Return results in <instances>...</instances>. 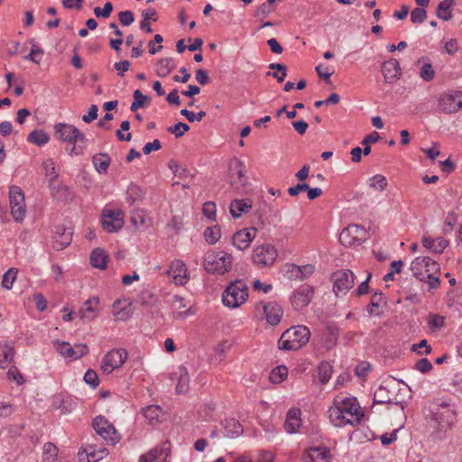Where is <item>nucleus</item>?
Instances as JSON below:
<instances>
[{"mask_svg": "<svg viewBox=\"0 0 462 462\" xmlns=\"http://www.w3.org/2000/svg\"><path fill=\"white\" fill-rule=\"evenodd\" d=\"M427 16V13L425 9L422 8H415L411 13V21L413 23H421L425 21Z\"/></svg>", "mask_w": 462, "mask_h": 462, "instance_id": "nucleus-59", "label": "nucleus"}, {"mask_svg": "<svg viewBox=\"0 0 462 462\" xmlns=\"http://www.w3.org/2000/svg\"><path fill=\"white\" fill-rule=\"evenodd\" d=\"M435 75L434 69L430 63L423 64L420 68V76L425 81H430Z\"/></svg>", "mask_w": 462, "mask_h": 462, "instance_id": "nucleus-60", "label": "nucleus"}, {"mask_svg": "<svg viewBox=\"0 0 462 462\" xmlns=\"http://www.w3.org/2000/svg\"><path fill=\"white\" fill-rule=\"evenodd\" d=\"M189 130V126L182 122L175 124L173 126L168 128V132L174 134L177 138L182 136L186 132Z\"/></svg>", "mask_w": 462, "mask_h": 462, "instance_id": "nucleus-57", "label": "nucleus"}, {"mask_svg": "<svg viewBox=\"0 0 462 462\" xmlns=\"http://www.w3.org/2000/svg\"><path fill=\"white\" fill-rule=\"evenodd\" d=\"M430 418L439 430L446 431L453 429L457 423V413L454 406L443 402L431 408Z\"/></svg>", "mask_w": 462, "mask_h": 462, "instance_id": "nucleus-5", "label": "nucleus"}, {"mask_svg": "<svg viewBox=\"0 0 462 462\" xmlns=\"http://www.w3.org/2000/svg\"><path fill=\"white\" fill-rule=\"evenodd\" d=\"M437 109L445 115H453L462 110V90L449 89L442 92L437 99Z\"/></svg>", "mask_w": 462, "mask_h": 462, "instance_id": "nucleus-8", "label": "nucleus"}, {"mask_svg": "<svg viewBox=\"0 0 462 462\" xmlns=\"http://www.w3.org/2000/svg\"><path fill=\"white\" fill-rule=\"evenodd\" d=\"M169 443L165 442L162 447L151 448L139 457V462H166V458L170 453Z\"/></svg>", "mask_w": 462, "mask_h": 462, "instance_id": "nucleus-22", "label": "nucleus"}, {"mask_svg": "<svg viewBox=\"0 0 462 462\" xmlns=\"http://www.w3.org/2000/svg\"><path fill=\"white\" fill-rule=\"evenodd\" d=\"M225 430L229 437H236L243 432L241 424L236 419L226 420L225 421Z\"/></svg>", "mask_w": 462, "mask_h": 462, "instance_id": "nucleus-44", "label": "nucleus"}, {"mask_svg": "<svg viewBox=\"0 0 462 462\" xmlns=\"http://www.w3.org/2000/svg\"><path fill=\"white\" fill-rule=\"evenodd\" d=\"M168 273L175 284L184 285L189 281L188 268L180 260H174L171 263Z\"/></svg>", "mask_w": 462, "mask_h": 462, "instance_id": "nucleus-24", "label": "nucleus"}, {"mask_svg": "<svg viewBox=\"0 0 462 462\" xmlns=\"http://www.w3.org/2000/svg\"><path fill=\"white\" fill-rule=\"evenodd\" d=\"M14 353L12 345L0 342V368H6L13 362Z\"/></svg>", "mask_w": 462, "mask_h": 462, "instance_id": "nucleus-31", "label": "nucleus"}, {"mask_svg": "<svg viewBox=\"0 0 462 462\" xmlns=\"http://www.w3.org/2000/svg\"><path fill=\"white\" fill-rule=\"evenodd\" d=\"M455 4V0H443L441 1L437 8V16L444 21H449L452 18V6Z\"/></svg>", "mask_w": 462, "mask_h": 462, "instance_id": "nucleus-36", "label": "nucleus"}, {"mask_svg": "<svg viewBox=\"0 0 462 462\" xmlns=\"http://www.w3.org/2000/svg\"><path fill=\"white\" fill-rule=\"evenodd\" d=\"M421 243L427 250L435 254H441L448 245V242L442 237L430 236H423Z\"/></svg>", "mask_w": 462, "mask_h": 462, "instance_id": "nucleus-29", "label": "nucleus"}, {"mask_svg": "<svg viewBox=\"0 0 462 462\" xmlns=\"http://www.w3.org/2000/svg\"><path fill=\"white\" fill-rule=\"evenodd\" d=\"M6 377L9 381H14L17 385H23L26 382L24 375L14 365L9 367Z\"/></svg>", "mask_w": 462, "mask_h": 462, "instance_id": "nucleus-47", "label": "nucleus"}, {"mask_svg": "<svg viewBox=\"0 0 462 462\" xmlns=\"http://www.w3.org/2000/svg\"><path fill=\"white\" fill-rule=\"evenodd\" d=\"M108 454L106 448H97L93 445L86 446L81 451L79 452V459L87 462H98L106 457Z\"/></svg>", "mask_w": 462, "mask_h": 462, "instance_id": "nucleus-26", "label": "nucleus"}, {"mask_svg": "<svg viewBox=\"0 0 462 462\" xmlns=\"http://www.w3.org/2000/svg\"><path fill=\"white\" fill-rule=\"evenodd\" d=\"M179 377H178V383L176 385V392L178 393H187L189 389V376L187 369L183 366H180L178 368L177 372Z\"/></svg>", "mask_w": 462, "mask_h": 462, "instance_id": "nucleus-35", "label": "nucleus"}, {"mask_svg": "<svg viewBox=\"0 0 462 462\" xmlns=\"http://www.w3.org/2000/svg\"><path fill=\"white\" fill-rule=\"evenodd\" d=\"M257 229L255 227L243 228L236 231L232 237V244L238 250L247 249L255 238Z\"/></svg>", "mask_w": 462, "mask_h": 462, "instance_id": "nucleus-19", "label": "nucleus"}, {"mask_svg": "<svg viewBox=\"0 0 462 462\" xmlns=\"http://www.w3.org/2000/svg\"><path fill=\"white\" fill-rule=\"evenodd\" d=\"M332 375V366L328 362H322L318 367V377L321 383H327Z\"/></svg>", "mask_w": 462, "mask_h": 462, "instance_id": "nucleus-43", "label": "nucleus"}, {"mask_svg": "<svg viewBox=\"0 0 462 462\" xmlns=\"http://www.w3.org/2000/svg\"><path fill=\"white\" fill-rule=\"evenodd\" d=\"M366 231L364 226L352 224L344 228L339 235V241L342 245L350 246L356 243L365 240Z\"/></svg>", "mask_w": 462, "mask_h": 462, "instance_id": "nucleus-16", "label": "nucleus"}, {"mask_svg": "<svg viewBox=\"0 0 462 462\" xmlns=\"http://www.w3.org/2000/svg\"><path fill=\"white\" fill-rule=\"evenodd\" d=\"M368 185L374 190L383 192L387 185V179L382 174H376L368 179Z\"/></svg>", "mask_w": 462, "mask_h": 462, "instance_id": "nucleus-39", "label": "nucleus"}, {"mask_svg": "<svg viewBox=\"0 0 462 462\" xmlns=\"http://www.w3.org/2000/svg\"><path fill=\"white\" fill-rule=\"evenodd\" d=\"M112 309L113 316L116 320H126L130 317L129 305L126 300H116Z\"/></svg>", "mask_w": 462, "mask_h": 462, "instance_id": "nucleus-32", "label": "nucleus"}, {"mask_svg": "<svg viewBox=\"0 0 462 462\" xmlns=\"http://www.w3.org/2000/svg\"><path fill=\"white\" fill-rule=\"evenodd\" d=\"M202 212H203V215L210 219V220H216V217H217V206L214 202L212 201H207L203 204V208H202Z\"/></svg>", "mask_w": 462, "mask_h": 462, "instance_id": "nucleus-55", "label": "nucleus"}, {"mask_svg": "<svg viewBox=\"0 0 462 462\" xmlns=\"http://www.w3.org/2000/svg\"><path fill=\"white\" fill-rule=\"evenodd\" d=\"M93 428L99 436L111 444H116L119 440L115 427L103 416L94 420Z\"/></svg>", "mask_w": 462, "mask_h": 462, "instance_id": "nucleus-17", "label": "nucleus"}, {"mask_svg": "<svg viewBox=\"0 0 462 462\" xmlns=\"http://www.w3.org/2000/svg\"><path fill=\"white\" fill-rule=\"evenodd\" d=\"M50 141L47 133L42 130H35L29 134L28 142L34 143L38 146H42Z\"/></svg>", "mask_w": 462, "mask_h": 462, "instance_id": "nucleus-41", "label": "nucleus"}, {"mask_svg": "<svg viewBox=\"0 0 462 462\" xmlns=\"http://www.w3.org/2000/svg\"><path fill=\"white\" fill-rule=\"evenodd\" d=\"M332 280L336 295H345L353 287L355 276L349 270H338L333 273Z\"/></svg>", "mask_w": 462, "mask_h": 462, "instance_id": "nucleus-14", "label": "nucleus"}, {"mask_svg": "<svg viewBox=\"0 0 462 462\" xmlns=\"http://www.w3.org/2000/svg\"><path fill=\"white\" fill-rule=\"evenodd\" d=\"M278 257L276 247L271 244L255 246L252 253V262L258 268L273 266Z\"/></svg>", "mask_w": 462, "mask_h": 462, "instance_id": "nucleus-10", "label": "nucleus"}, {"mask_svg": "<svg viewBox=\"0 0 462 462\" xmlns=\"http://www.w3.org/2000/svg\"><path fill=\"white\" fill-rule=\"evenodd\" d=\"M288 377V368L285 365H278L274 367L269 375V380L273 383H282Z\"/></svg>", "mask_w": 462, "mask_h": 462, "instance_id": "nucleus-37", "label": "nucleus"}, {"mask_svg": "<svg viewBox=\"0 0 462 462\" xmlns=\"http://www.w3.org/2000/svg\"><path fill=\"white\" fill-rule=\"evenodd\" d=\"M410 269L418 280L427 281L430 289L439 287L440 267L436 261L427 256H419L411 262Z\"/></svg>", "mask_w": 462, "mask_h": 462, "instance_id": "nucleus-2", "label": "nucleus"}, {"mask_svg": "<svg viewBox=\"0 0 462 462\" xmlns=\"http://www.w3.org/2000/svg\"><path fill=\"white\" fill-rule=\"evenodd\" d=\"M53 346L55 350L64 358L70 361L77 360L88 352V347L85 344H77L71 346L69 342L54 340Z\"/></svg>", "mask_w": 462, "mask_h": 462, "instance_id": "nucleus-12", "label": "nucleus"}, {"mask_svg": "<svg viewBox=\"0 0 462 462\" xmlns=\"http://www.w3.org/2000/svg\"><path fill=\"white\" fill-rule=\"evenodd\" d=\"M255 310L263 312L268 324L278 325L283 316V310L277 302H259L255 305Z\"/></svg>", "mask_w": 462, "mask_h": 462, "instance_id": "nucleus-15", "label": "nucleus"}, {"mask_svg": "<svg viewBox=\"0 0 462 462\" xmlns=\"http://www.w3.org/2000/svg\"><path fill=\"white\" fill-rule=\"evenodd\" d=\"M113 11V5L110 2H106L103 8L98 6L94 8V14L97 17L108 18Z\"/></svg>", "mask_w": 462, "mask_h": 462, "instance_id": "nucleus-58", "label": "nucleus"}, {"mask_svg": "<svg viewBox=\"0 0 462 462\" xmlns=\"http://www.w3.org/2000/svg\"><path fill=\"white\" fill-rule=\"evenodd\" d=\"M143 416L150 425H157L165 420V413L159 405H149L143 409Z\"/></svg>", "mask_w": 462, "mask_h": 462, "instance_id": "nucleus-27", "label": "nucleus"}, {"mask_svg": "<svg viewBox=\"0 0 462 462\" xmlns=\"http://www.w3.org/2000/svg\"><path fill=\"white\" fill-rule=\"evenodd\" d=\"M11 214L14 221L23 222L26 215L24 195L17 186H12L9 190Z\"/></svg>", "mask_w": 462, "mask_h": 462, "instance_id": "nucleus-11", "label": "nucleus"}, {"mask_svg": "<svg viewBox=\"0 0 462 462\" xmlns=\"http://www.w3.org/2000/svg\"><path fill=\"white\" fill-rule=\"evenodd\" d=\"M100 299L97 296H92L88 299L79 310V315L83 320H93L100 313Z\"/></svg>", "mask_w": 462, "mask_h": 462, "instance_id": "nucleus-20", "label": "nucleus"}, {"mask_svg": "<svg viewBox=\"0 0 462 462\" xmlns=\"http://www.w3.org/2000/svg\"><path fill=\"white\" fill-rule=\"evenodd\" d=\"M310 337V331L308 327L293 326L282 334L278 346L282 350L296 351L304 346L309 342Z\"/></svg>", "mask_w": 462, "mask_h": 462, "instance_id": "nucleus-4", "label": "nucleus"}, {"mask_svg": "<svg viewBox=\"0 0 462 462\" xmlns=\"http://www.w3.org/2000/svg\"><path fill=\"white\" fill-rule=\"evenodd\" d=\"M18 271L14 268L9 269L4 275L2 279V286L6 290H11L14 282L16 280Z\"/></svg>", "mask_w": 462, "mask_h": 462, "instance_id": "nucleus-50", "label": "nucleus"}, {"mask_svg": "<svg viewBox=\"0 0 462 462\" xmlns=\"http://www.w3.org/2000/svg\"><path fill=\"white\" fill-rule=\"evenodd\" d=\"M118 18H119L120 23L124 26H129L134 22V16L133 12H131V11L120 12L118 14Z\"/></svg>", "mask_w": 462, "mask_h": 462, "instance_id": "nucleus-64", "label": "nucleus"}, {"mask_svg": "<svg viewBox=\"0 0 462 462\" xmlns=\"http://www.w3.org/2000/svg\"><path fill=\"white\" fill-rule=\"evenodd\" d=\"M232 264L233 256L225 251L208 252L204 258V267L211 273L224 274L231 270Z\"/></svg>", "mask_w": 462, "mask_h": 462, "instance_id": "nucleus-7", "label": "nucleus"}, {"mask_svg": "<svg viewBox=\"0 0 462 462\" xmlns=\"http://www.w3.org/2000/svg\"><path fill=\"white\" fill-rule=\"evenodd\" d=\"M412 350L418 355H428L431 351L430 346L426 339L420 340L418 344L412 346Z\"/></svg>", "mask_w": 462, "mask_h": 462, "instance_id": "nucleus-61", "label": "nucleus"}, {"mask_svg": "<svg viewBox=\"0 0 462 462\" xmlns=\"http://www.w3.org/2000/svg\"><path fill=\"white\" fill-rule=\"evenodd\" d=\"M330 450L326 447H311L307 448L303 455V462H330Z\"/></svg>", "mask_w": 462, "mask_h": 462, "instance_id": "nucleus-21", "label": "nucleus"}, {"mask_svg": "<svg viewBox=\"0 0 462 462\" xmlns=\"http://www.w3.org/2000/svg\"><path fill=\"white\" fill-rule=\"evenodd\" d=\"M54 134L60 141L73 144L69 151L70 155H79L87 148L88 140L85 134L72 125L65 123L56 124L54 125Z\"/></svg>", "mask_w": 462, "mask_h": 462, "instance_id": "nucleus-3", "label": "nucleus"}, {"mask_svg": "<svg viewBox=\"0 0 462 462\" xmlns=\"http://www.w3.org/2000/svg\"><path fill=\"white\" fill-rule=\"evenodd\" d=\"M204 237L208 244L214 245L221 237V229L218 226L208 227L204 232Z\"/></svg>", "mask_w": 462, "mask_h": 462, "instance_id": "nucleus-45", "label": "nucleus"}, {"mask_svg": "<svg viewBox=\"0 0 462 462\" xmlns=\"http://www.w3.org/2000/svg\"><path fill=\"white\" fill-rule=\"evenodd\" d=\"M127 358L128 353L125 348H113L102 357L100 370L104 374H110L120 369Z\"/></svg>", "mask_w": 462, "mask_h": 462, "instance_id": "nucleus-9", "label": "nucleus"}, {"mask_svg": "<svg viewBox=\"0 0 462 462\" xmlns=\"http://www.w3.org/2000/svg\"><path fill=\"white\" fill-rule=\"evenodd\" d=\"M107 260L108 255L104 250L100 248L93 250V252L90 254V263L94 268H97L100 270L106 269L107 265Z\"/></svg>", "mask_w": 462, "mask_h": 462, "instance_id": "nucleus-33", "label": "nucleus"}, {"mask_svg": "<svg viewBox=\"0 0 462 462\" xmlns=\"http://www.w3.org/2000/svg\"><path fill=\"white\" fill-rule=\"evenodd\" d=\"M43 55V51L36 44L32 43L30 53L24 57L25 60H29L36 64H39Z\"/></svg>", "mask_w": 462, "mask_h": 462, "instance_id": "nucleus-56", "label": "nucleus"}, {"mask_svg": "<svg viewBox=\"0 0 462 462\" xmlns=\"http://www.w3.org/2000/svg\"><path fill=\"white\" fill-rule=\"evenodd\" d=\"M172 308L176 311L177 316L180 318L187 317L189 311V310L187 309V305L185 303L184 299L180 296H174L172 301Z\"/></svg>", "mask_w": 462, "mask_h": 462, "instance_id": "nucleus-46", "label": "nucleus"}, {"mask_svg": "<svg viewBox=\"0 0 462 462\" xmlns=\"http://www.w3.org/2000/svg\"><path fill=\"white\" fill-rule=\"evenodd\" d=\"M282 273L289 280H300L299 265L287 263L282 266Z\"/></svg>", "mask_w": 462, "mask_h": 462, "instance_id": "nucleus-49", "label": "nucleus"}, {"mask_svg": "<svg viewBox=\"0 0 462 462\" xmlns=\"http://www.w3.org/2000/svg\"><path fill=\"white\" fill-rule=\"evenodd\" d=\"M269 69H275L274 72H268V76H272L275 78L279 82H282L287 75V69L286 67L280 63H271L269 65Z\"/></svg>", "mask_w": 462, "mask_h": 462, "instance_id": "nucleus-48", "label": "nucleus"}, {"mask_svg": "<svg viewBox=\"0 0 462 462\" xmlns=\"http://www.w3.org/2000/svg\"><path fill=\"white\" fill-rule=\"evenodd\" d=\"M248 300V288L242 280L230 282L222 294L223 304L230 309L243 305Z\"/></svg>", "mask_w": 462, "mask_h": 462, "instance_id": "nucleus-6", "label": "nucleus"}, {"mask_svg": "<svg viewBox=\"0 0 462 462\" xmlns=\"http://www.w3.org/2000/svg\"><path fill=\"white\" fill-rule=\"evenodd\" d=\"M328 419L335 427L356 426L364 418V411L352 396L337 395L334 398L328 411Z\"/></svg>", "mask_w": 462, "mask_h": 462, "instance_id": "nucleus-1", "label": "nucleus"}, {"mask_svg": "<svg viewBox=\"0 0 462 462\" xmlns=\"http://www.w3.org/2000/svg\"><path fill=\"white\" fill-rule=\"evenodd\" d=\"M252 208V201L248 199H234L229 206L230 214L237 218Z\"/></svg>", "mask_w": 462, "mask_h": 462, "instance_id": "nucleus-30", "label": "nucleus"}, {"mask_svg": "<svg viewBox=\"0 0 462 462\" xmlns=\"http://www.w3.org/2000/svg\"><path fill=\"white\" fill-rule=\"evenodd\" d=\"M173 67V60L171 59H162L156 64V73L159 77H166L171 73Z\"/></svg>", "mask_w": 462, "mask_h": 462, "instance_id": "nucleus-40", "label": "nucleus"}, {"mask_svg": "<svg viewBox=\"0 0 462 462\" xmlns=\"http://www.w3.org/2000/svg\"><path fill=\"white\" fill-rule=\"evenodd\" d=\"M300 411L297 408L289 410L284 422L285 430L288 433H295L300 427Z\"/></svg>", "mask_w": 462, "mask_h": 462, "instance_id": "nucleus-28", "label": "nucleus"}, {"mask_svg": "<svg viewBox=\"0 0 462 462\" xmlns=\"http://www.w3.org/2000/svg\"><path fill=\"white\" fill-rule=\"evenodd\" d=\"M313 297V289L308 284L300 286L291 296V303L295 310H300L310 304Z\"/></svg>", "mask_w": 462, "mask_h": 462, "instance_id": "nucleus-18", "label": "nucleus"}, {"mask_svg": "<svg viewBox=\"0 0 462 462\" xmlns=\"http://www.w3.org/2000/svg\"><path fill=\"white\" fill-rule=\"evenodd\" d=\"M15 411L14 406L6 402H0V418L11 416Z\"/></svg>", "mask_w": 462, "mask_h": 462, "instance_id": "nucleus-63", "label": "nucleus"}, {"mask_svg": "<svg viewBox=\"0 0 462 462\" xmlns=\"http://www.w3.org/2000/svg\"><path fill=\"white\" fill-rule=\"evenodd\" d=\"M46 178L50 182L54 181L58 177V172L55 169V163L51 159L47 160L43 163Z\"/></svg>", "mask_w": 462, "mask_h": 462, "instance_id": "nucleus-52", "label": "nucleus"}, {"mask_svg": "<svg viewBox=\"0 0 462 462\" xmlns=\"http://www.w3.org/2000/svg\"><path fill=\"white\" fill-rule=\"evenodd\" d=\"M230 181L233 186H244L246 182L245 165L238 159H234L229 165Z\"/></svg>", "mask_w": 462, "mask_h": 462, "instance_id": "nucleus-23", "label": "nucleus"}, {"mask_svg": "<svg viewBox=\"0 0 462 462\" xmlns=\"http://www.w3.org/2000/svg\"><path fill=\"white\" fill-rule=\"evenodd\" d=\"M71 241V233L66 232V230H63L61 235H59V236L55 237V245L57 250H62L67 245L70 244Z\"/></svg>", "mask_w": 462, "mask_h": 462, "instance_id": "nucleus-51", "label": "nucleus"}, {"mask_svg": "<svg viewBox=\"0 0 462 462\" xmlns=\"http://www.w3.org/2000/svg\"><path fill=\"white\" fill-rule=\"evenodd\" d=\"M84 382L91 386L93 389H96L99 385V378L97 372L93 369H88L84 374Z\"/></svg>", "mask_w": 462, "mask_h": 462, "instance_id": "nucleus-53", "label": "nucleus"}, {"mask_svg": "<svg viewBox=\"0 0 462 462\" xmlns=\"http://www.w3.org/2000/svg\"><path fill=\"white\" fill-rule=\"evenodd\" d=\"M180 115L185 116L189 122L193 123V122H200L206 116V112L200 111V112L195 114L192 111L183 108L180 110Z\"/></svg>", "mask_w": 462, "mask_h": 462, "instance_id": "nucleus-54", "label": "nucleus"}, {"mask_svg": "<svg viewBox=\"0 0 462 462\" xmlns=\"http://www.w3.org/2000/svg\"><path fill=\"white\" fill-rule=\"evenodd\" d=\"M131 221H132L133 225L137 228L145 226L146 223H145V216H144L143 211H142V210L135 211L132 215Z\"/></svg>", "mask_w": 462, "mask_h": 462, "instance_id": "nucleus-62", "label": "nucleus"}, {"mask_svg": "<svg viewBox=\"0 0 462 462\" xmlns=\"http://www.w3.org/2000/svg\"><path fill=\"white\" fill-rule=\"evenodd\" d=\"M110 162L111 159L107 153H98L94 155L92 158L94 167L100 174L106 173Z\"/></svg>", "mask_w": 462, "mask_h": 462, "instance_id": "nucleus-34", "label": "nucleus"}, {"mask_svg": "<svg viewBox=\"0 0 462 462\" xmlns=\"http://www.w3.org/2000/svg\"><path fill=\"white\" fill-rule=\"evenodd\" d=\"M382 73L386 83H393L397 81L402 75L398 60L395 59H390L384 61L382 65Z\"/></svg>", "mask_w": 462, "mask_h": 462, "instance_id": "nucleus-25", "label": "nucleus"}, {"mask_svg": "<svg viewBox=\"0 0 462 462\" xmlns=\"http://www.w3.org/2000/svg\"><path fill=\"white\" fill-rule=\"evenodd\" d=\"M125 215L121 209H105L102 214L101 225L108 233L121 229L125 225Z\"/></svg>", "mask_w": 462, "mask_h": 462, "instance_id": "nucleus-13", "label": "nucleus"}, {"mask_svg": "<svg viewBox=\"0 0 462 462\" xmlns=\"http://www.w3.org/2000/svg\"><path fill=\"white\" fill-rule=\"evenodd\" d=\"M42 462H58V448L53 443L48 442L44 444Z\"/></svg>", "mask_w": 462, "mask_h": 462, "instance_id": "nucleus-38", "label": "nucleus"}, {"mask_svg": "<svg viewBox=\"0 0 462 462\" xmlns=\"http://www.w3.org/2000/svg\"><path fill=\"white\" fill-rule=\"evenodd\" d=\"M151 98L145 95H143L141 90L136 89L134 92V101L130 106L131 111L134 112L137 109L143 107L145 105L149 104Z\"/></svg>", "mask_w": 462, "mask_h": 462, "instance_id": "nucleus-42", "label": "nucleus"}]
</instances>
